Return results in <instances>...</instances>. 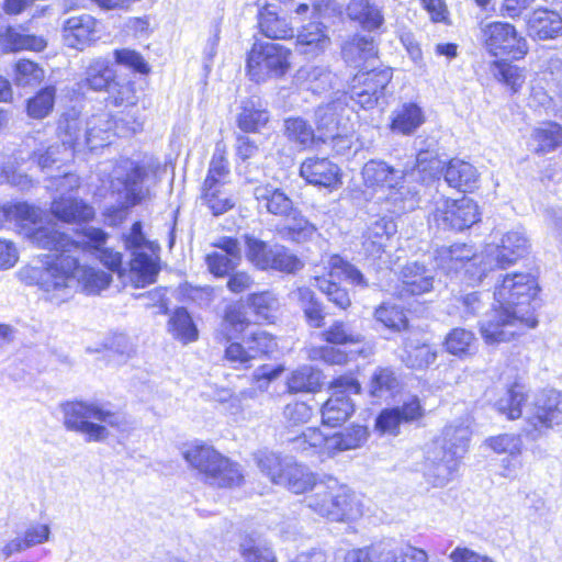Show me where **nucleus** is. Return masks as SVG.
Returning <instances> with one entry per match:
<instances>
[{
	"label": "nucleus",
	"instance_id": "40",
	"mask_svg": "<svg viewBox=\"0 0 562 562\" xmlns=\"http://www.w3.org/2000/svg\"><path fill=\"white\" fill-rule=\"evenodd\" d=\"M249 325V319L241 305H231L226 308L223 321L215 333L218 342H229L238 337Z\"/></svg>",
	"mask_w": 562,
	"mask_h": 562
},
{
	"label": "nucleus",
	"instance_id": "18",
	"mask_svg": "<svg viewBox=\"0 0 562 562\" xmlns=\"http://www.w3.org/2000/svg\"><path fill=\"white\" fill-rule=\"evenodd\" d=\"M434 221L443 229L463 231L479 221L476 203L469 199L442 200L437 203Z\"/></svg>",
	"mask_w": 562,
	"mask_h": 562
},
{
	"label": "nucleus",
	"instance_id": "44",
	"mask_svg": "<svg viewBox=\"0 0 562 562\" xmlns=\"http://www.w3.org/2000/svg\"><path fill=\"white\" fill-rule=\"evenodd\" d=\"M345 110V102L334 100L325 105H319L315 111L317 128L323 131L324 137L335 138L340 135L339 112Z\"/></svg>",
	"mask_w": 562,
	"mask_h": 562
},
{
	"label": "nucleus",
	"instance_id": "39",
	"mask_svg": "<svg viewBox=\"0 0 562 562\" xmlns=\"http://www.w3.org/2000/svg\"><path fill=\"white\" fill-rule=\"evenodd\" d=\"M330 44V38L325 33L321 23L312 22L303 26L296 36V46L301 54L315 56L324 52Z\"/></svg>",
	"mask_w": 562,
	"mask_h": 562
},
{
	"label": "nucleus",
	"instance_id": "52",
	"mask_svg": "<svg viewBox=\"0 0 562 562\" xmlns=\"http://www.w3.org/2000/svg\"><path fill=\"white\" fill-rule=\"evenodd\" d=\"M282 424L288 435L295 428L307 424L313 415V408L305 402L294 401L288 403L282 409Z\"/></svg>",
	"mask_w": 562,
	"mask_h": 562
},
{
	"label": "nucleus",
	"instance_id": "58",
	"mask_svg": "<svg viewBox=\"0 0 562 562\" xmlns=\"http://www.w3.org/2000/svg\"><path fill=\"white\" fill-rule=\"evenodd\" d=\"M436 358L437 351L428 344H413L409 341L405 345V356L403 360L409 368H426L434 363Z\"/></svg>",
	"mask_w": 562,
	"mask_h": 562
},
{
	"label": "nucleus",
	"instance_id": "9",
	"mask_svg": "<svg viewBox=\"0 0 562 562\" xmlns=\"http://www.w3.org/2000/svg\"><path fill=\"white\" fill-rule=\"evenodd\" d=\"M536 316H524L504 304H495L479 323L482 339L487 345L509 342L537 327Z\"/></svg>",
	"mask_w": 562,
	"mask_h": 562
},
{
	"label": "nucleus",
	"instance_id": "61",
	"mask_svg": "<svg viewBox=\"0 0 562 562\" xmlns=\"http://www.w3.org/2000/svg\"><path fill=\"white\" fill-rule=\"evenodd\" d=\"M5 42L12 50L27 49L42 52L47 46V42L44 37L25 34L14 27H8L5 32Z\"/></svg>",
	"mask_w": 562,
	"mask_h": 562
},
{
	"label": "nucleus",
	"instance_id": "22",
	"mask_svg": "<svg viewBox=\"0 0 562 562\" xmlns=\"http://www.w3.org/2000/svg\"><path fill=\"white\" fill-rule=\"evenodd\" d=\"M248 248L247 258L259 269H274L282 272L293 273L300 270L302 261L288 254L281 248Z\"/></svg>",
	"mask_w": 562,
	"mask_h": 562
},
{
	"label": "nucleus",
	"instance_id": "20",
	"mask_svg": "<svg viewBox=\"0 0 562 562\" xmlns=\"http://www.w3.org/2000/svg\"><path fill=\"white\" fill-rule=\"evenodd\" d=\"M148 168L139 162L130 161L126 172L116 177L115 181L119 194L130 206H136L150 198V189L147 186Z\"/></svg>",
	"mask_w": 562,
	"mask_h": 562
},
{
	"label": "nucleus",
	"instance_id": "57",
	"mask_svg": "<svg viewBox=\"0 0 562 562\" xmlns=\"http://www.w3.org/2000/svg\"><path fill=\"white\" fill-rule=\"evenodd\" d=\"M314 488L315 492L305 497L307 507L317 515L331 520L330 514L326 513V510H333L330 508L334 505L333 482L330 484L319 483Z\"/></svg>",
	"mask_w": 562,
	"mask_h": 562
},
{
	"label": "nucleus",
	"instance_id": "4",
	"mask_svg": "<svg viewBox=\"0 0 562 562\" xmlns=\"http://www.w3.org/2000/svg\"><path fill=\"white\" fill-rule=\"evenodd\" d=\"M119 122H113L109 113L102 112L91 115L86 121L80 117L79 111L71 108L64 112L58 120L57 133L64 143L65 156L74 157L76 151L89 149L93 151L111 143L113 128Z\"/></svg>",
	"mask_w": 562,
	"mask_h": 562
},
{
	"label": "nucleus",
	"instance_id": "45",
	"mask_svg": "<svg viewBox=\"0 0 562 562\" xmlns=\"http://www.w3.org/2000/svg\"><path fill=\"white\" fill-rule=\"evenodd\" d=\"M168 331L182 344L193 342L199 337L198 328L184 307L175 310L168 322Z\"/></svg>",
	"mask_w": 562,
	"mask_h": 562
},
{
	"label": "nucleus",
	"instance_id": "12",
	"mask_svg": "<svg viewBox=\"0 0 562 562\" xmlns=\"http://www.w3.org/2000/svg\"><path fill=\"white\" fill-rule=\"evenodd\" d=\"M539 292V284L530 273H514L504 277L495 288L494 299L497 304L512 307L524 316H536L532 305Z\"/></svg>",
	"mask_w": 562,
	"mask_h": 562
},
{
	"label": "nucleus",
	"instance_id": "1",
	"mask_svg": "<svg viewBox=\"0 0 562 562\" xmlns=\"http://www.w3.org/2000/svg\"><path fill=\"white\" fill-rule=\"evenodd\" d=\"M36 265L20 271L21 279L35 284L46 300L60 303L67 300L75 288L87 294H99L112 282V274L90 263L99 260L92 248H47Z\"/></svg>",
	"mask_w": 562,
	"mask_h": 562
},
{
	"label": "nucleus",
	"instance_id": "37",
	"mask_svg": "<svg viewBox=\"0 0 562 562\" xmlns=\"http://www.w3.org/2000/svg\"><path fill=\"white\" fill-rule=\"evenodd\" d=\"M334 505L333 510H326L331 516V521H349L361 516V506L356 497L345 486H339L333 481Z\"/></svg>",
	"mask_w": 562,
	"mask_h": 562
},
{
	"label": "nucleus",
	"instance_id": "23",
	"mask_svg": "<svg viewBox=\"0 0 562 562\" xmlns=\"http://www.w3.org/2000/svg\"><path fill=\"white\" fill-rule=\"evenodd\" d=\"M518 258L519 254L515 248H491L490 252L468 259L462 267L467 272L477 274V279L481 280L487 271L495 268L506 269Z\"/></svg>",
	"mask_w": 562,
	"mask_h": 562
},
{
	"label": "nucleus",
	"instance_id": "31",
	"mask_svg": "<svg viewBox=\"0 0 562 562\" xmlns=\"http://www.w3.org/2000/svg\"><path fill=\"white\" fill-rule=\"evenodd\" d=\"M471 437L470 427L462 422L447 425L439 436L435 437L429 443L442 447V450L462 459L468 450Z\"/></svg>",
	"mask_w": 562,
	"mask_h": 562
},
{
	"label": "nucleus",
	"instance_id": "64",
	"mask_svg": "<svg viewBox=\"0 0 562 562\" xmlns=\"http://www.w3.org/2000/svg\"><path fill=\"white\" fill-rule=\"evenodd\" d=\"M284 127L288 138L302 148L310 146L314 142L315 134L313 127L301 117L285 120Z\"/></svg>",
	"mask_w": 562,
	"mask_h": 562
},
{
	"label": "nucleus",
	"instance_id": "63",
	"mask_svg": "<svg viewBox=\"0 0 562 562\" xmlns=\"http://www.w3.org/2000/svg\"><path fill=\"white\" fill-rule=\"evenodd\" d=\"M248 303L258 321L272 322L274 313L279 307L278 299L271 292L251 294L248 299Z\"/></svg>",
	"mask_w": 562,
	"mask_h": 562
},
{
	"label": "nucleus",
	"instance_id": "33",
	"mask_svg": "<svg viewBox=\"0 0 562 562\" xmlns=\"http://www.w3.org/2000/svg\"><path fill=\"white\" fill-rule=\"evenodd\" d=\"M348 18L368 31L379 30L384 24V15L381 8L370 0H350L346 8Z\"/></svg>",
	"mask_w": 562,
	"mask_h": 562
},
{
	"label": "nucleus",
	"instance_id": "8",
	"mask_svg": "<svg viewBox=\"0 0 562 562\" xmlns=\"http://www.w3.org/2000/svg\"><path fill=\"white\" fill-rule=\"evenodd\" d=\"M255 461L273 484L283 486L294 494L305 493L317 485L314 473L292 458L260 450L255 453Z\"/></svg>",
	"mask_w": 562,
	"mask_h": 562
},
{
	"label": "nucleus",
	"instance_id": "19",
	"mask_svg": "<svg viewBox=\"0 0 562 562\" xmlns=\"http://www.w3.org/2000/svg\"><path fill=\"white\" fill-rule=\"evenodd\" d=\"M424 412L418 397L413 396L401 406L381 411L375 420V428L383 435L397 436L401 426L419 420Z\"/></svg>",
	"mask_w": 562,
	"mask_h": 562
},
{
	"label": "nucleus",
	"instance_id": "62",
	"mask_svg": "<svg viewBox=\"0 0 562 562\" xmlns=\"http://www.w3.org/2000/svg\"><path fill=\"white\" fill-rule=\"evenodd\" d=\"M221 252L207 255L209 270L216 277H223L233 270L239 260V248H221Z\"/></svg>",
	"mask_w": 562,
	"mask_h": 562
},
{
	"label": "nucleus",
	"instance_id": "51",
	"mask_svg": "<svg viewBox=\"0 0 562 562\" xmlns=\"http://www.w3.org/2000/svg\"><path fill=\"white\" fill-rule=\"evenodd\" d=\"M282 368H271L269 366L260 367L254 374V379L256 380L257 386H251L245 390H241L235 397L234 403L236 402L235 408L238 409L241 406V402L245 400H254L257 397L258 392H263L267 390L269 383L278 378L282 372Z\"/></svg>",
	"mask_w": 562,
	"mask_h": 562
},
{
	"label": "nucleus",
	"instance_id": "27",
	"mask_svg": "<svg viewBox=\"0 0 562 562\" xmlns=\"http://www.w3.org/2000/svg\"><path fill=\"white\" fill-rule=\"evenodd\" d=\"M97 21L90 14L70 16L64 22V40L67 46L83 49L95 36Z\"/></svg>",
	"mask_w": 562,
	"mask_h": 562
},
{
	"label": "nucleus",
	"instance_id": "38",
	"mask_svg": "<svg viewBox=\"0 0 562 562\" xmlns=\"http://www.w3.org/2000/svg\"><path fill=\"white\" fill-rule=\"evenodd\" d=\"M434 272L417 262L406 265L402 270L403 291L412 295L427 293L434 289Z\"/></svg>",
	"mask_w": 562,
	"mask_h": 562
},
{
	"label": "nucleus",
	"instance_id": "55",
	"mask_svg": "<svg viewBox=\"0 0 562 562\" xmlns=\"http://www.w3.org/2000/svg\"><path fill=\"white\" fill-rule=\"evenodd\" d=\"M229 167L228 161L221 153H214L210 161L206 178L202 190H220L228 182Z\"/></svg>",
	"mask_w": 562,
	"mask_h": 562
},
{
	"label": "nucleus",
	"instance_id": "6",
	"mask_svg": "<svg viewBox=\"0 0 562 562\" xmlns=\"http://www.w3.org/2000/svg\"><path fill=\"white\" fill-rule=\"evenodd\" d=\"M94 256L111 271H116L124 284L133 288H146L156 282L161 269L160 257L155 248H130L131 252L126 261L123 255L114 248H92Z\"/></svg>",
	"mask_w": 562,
	"mask_h": 562
},
{
	"label": "nucleus",
	"instance_id": "3",
	"mask_svg": "<svg viewBox=\"0 0 562 562\" xmlns=\"http://www.w3.org/2000/svg\"><path fill=\"white\" fill-rule=\"evenodd\" d=\"M363 198L370 203L369 212L401 215L418 205V190L404 182L403 170L382 160H369L362 168Z\"/></svg>",
	"mask_w": 562,
	"mask_h": 562
},
{
	"label": "nucleus",
	"instance_id": "30",
	"mask_svg": "<svg viewBox=\"0 0 562 562\" xmlns=\"http://www.w3.org/2000/svg\"><path fill=\"white\" fill-rule=\"evenodd\" d=\"M443 179L450 188L471 192L477 186L479 173L470 162L453 158L445 167Z\"/></svg>",
	"mask_w": 562,
	"mask_h": 562
},
{
	"label": "nucleus",
	"instance_id": "15",
	"mask_svg": "<svg viewBox=\"0 0 562 562\" xmlns=\"http://www.w3.org/2000/svg\"><path fill=\"white\" fill-rule=\"evenodd\" d=\"M331 394L322 406L324 425L336 427L345 423L355 412L351 395L360 393V383L352 376H340L330 385Z\"/></svg>",
	"mask_w": 562,
	"mask_h": 562
},
{
	"label": "nucleus",
	"instance_id": "60",
	"mask_svg": "<svg viewBox=\"0 0 562 562\" xmlns=\"http://www.w3.org/2000/svg\"><path fill=\"white\" fill-rule=\"evenodd\" d=\"M525 401L526 397L521 387L515 385L496 401L495 407L501 414L513 420L522 415L521 406Z\"/></svg>",
	"mask_w": 562,
	"mask_h": 562
},
{
	"label": "nucleus",
	"instance_id": "34",
	"mask_svg": "<svg viewBox=\"0 0 562 562\" xmlns=\"http://www.w3.org/2000/svg\"><path fill=\"white\" fill-rule=\"evenodd\" d=\"M269 121V113L259 97L252 95L241 102V112L237 117L238 127L245 133H254Z\"/></svg>",
	"mask_w": 562,
	"mask_h": 562
},
{
	"label": "nucleus",
	"instance_id": "32",
	"mask_svg": "<svg viewBox=\"0 0 562 562\" xmlns=\"http://www.w3.org/2000/svg\"><path fill=\"white\" fill-rule=\"evenodd\" d=\"M50 528L46 524H32L30 525L22 536H16L14 539L7 542L1 549V554L4 560L9 559L15 553L25 551L29 548L42 544L49 540Z\"/></svg>",
	"mask_w": 562,
	"mask_h": 562
},
{
	"label": "nucleus",
	"instance_id": "43",
	"mask_svg": "<svg viewBox=\"0 0 562 562\" xmlns=\"http://www.w3.org/2000/svg\"><path fill=\"white\" fill-rule=\"evenodd\" d=\"M115 79V71L106 58H95L88 65L83 83L95 91L106 90Z\"/></svg>",
	"mask_w": 562,
	"mask_h": 562
},
{
	"label": "nucleus",
	"instance_id": "59",
	"mask_svg": "<svg viewBox=\"0 0 562 562\" xmlns=\"http://www.w3.org/2000/svg\"><path fill=\"white\" fill-rule=\"evenodd\" d=\"M380 214L381 212H376ZM387 214L386 212H384ZM396 233V224L392 217L383 215L372 222L366 232L367 241L370 246H385L391 236Z\"/></svg>",
	"mask_w": 562,
	"mask_h": 562
},
{
	"label": "nucleus",
	"instance_id": "5",
	"mask_svg": "<svg viewBox=\"0 0 562 562\" xmlns=\"http://www.w3.org/2000/svg\"><path fill=\"white\" fill-rule=\"evenodd\" d=\"M64 425L85 437L88 442H101L110 437L109 428L125 430V417L97 402H67L61 405Z\"/></svg>",
	"mask_w": 562,
	"mask_h": 562
},
{
	"label": "nucleus",
	"instance_id": "14",
	"mask_svg": "<svg viewBox=\"0 0 562 562\" xmlns=\"http://www.w3.org/2000/svg\"><path fill=\"white\" fill-rule=\"evenodd\" d=\"M324 269H328V274L331 279H326L324 276L315 277L316 286L327 295L338 307L345 310L351 304L348 292L340 288L333 279L344 276L350 283L366 288L368 285L363 274L352 265L345 261L339 256H330Z\"/></svg>",
	"mask_w": 562,
	"mask_h": 562
},
{
	"label": "nucleus",
	"instance_id": "11",
	"mask_svg": "<svg viewBox=\"0 0 562 562\" xmlns=\"http://www.w3.org/2000/svg\"><path fill=\"white\" fill-rule=\"evenodd\" d=\"M479 41L483 48L494 57L521 59L528 53L525 37L519 35L516 27L503 21H482L479 24Z\"/></svg>",
	"mask_w": 562,
	"mask_h": 562
},
{
	"label": "nucleus",
	"instance_id": "54",
	"mask_svg": "<svg viewBox=\"0 0 562 562\" xmlns=\"http://www.w3.org/2000/svg\"><path fill=\"white\" fill-rule=\"evenodd\" d=\"M398 379L390 368H379L371 376L369 391L374 397H387L397 392Z\"/></svg>",
	"mask_w": 562,
	"mask_h": 562
},
{
	"label": "nucleus",
	"instance_id": "35",
	"mask_svg": "<svg viewBox=\"0 0 562 562\" xmlns=\"http://www.w3.org/2000/svg\"><path fill=\"white\" fill-rule=\"evenodd\" d=\"M297 79L303 81L306 90L315 94H321L330 89H336L337 92L340 90L337 76L323 66L301 68L297 72Z\"/></svg>",
	"mask_w": 562,
	"mask_h": 562
},
{
	"label": "nucleus",
	"instance_id": "56",
	"mask_svg": "<svg viewBox=\"0 0 562 562\" xmlns=\"http://www.w3.org/2000/svg\"><path fill=\"white\" fill-rule=\"evenodd\" d=\"M285 240L304 244L314 243L318 237L316 227L304 217H293V222L280 231Z\"/></svg>",
	"mask_w": 562,
	"mask_h": 562
},
{
	"label": "nucleus",
	"instance_id": "16",
	"mask_svg": "<svg viewBox=\"0 0 562 562\" xmlns=\"http://www.w3.org/2000/svg\"><path fill=\"white\" fill-rule=\"evenodd\" d=\"M392 80L390 68L372 69L355 75L349 87V98L360 108L372 109L385 97V90Z\"/></svg>",
	"mask_w": 562,
	"mask_h": 562
},
{
	"label": "nucleus",
	"instance_id": "24",
	"mask_svg": "<svg viewBox=\"0 0 562 562\" xmlns=\"http://www.w3.org/2000/svg\"><path fill=\"white\" fill-rule=\"evenodd\" d=\"M300 176L308 183L324 188H334L340 182L338 166L327 158H306L301 164Z\"/></svg>",
	"mask_w": 562,
	"mask_h": 562
},
{
	"label": "nucleus",
	"instance_id": "28",
	"mask_svg": "<svg viewBox=\"0 0 562 562\" xmlns=\"http://www.w3.org/2000/svg\"><path fill=\"white\" fill-rule=\"evenodd\" d=\"M259 210L267 213L286 217L294 211L293 201L279 188L271 184L258 186L254 190Z\"/></svg>",
	"mask_w": 562,
	"mask_h": 562
},
{
	"label": "nucleus",
	"instance_id": "48",
	"mask_svg": "<svg viewBox=\"0 0 562 562\" xmlns=\"http://www.w3.org/2000/svg\"><path fill=\"white\" fill-rule=\"evenodd\" d=\"M321 385V372L311 366L296 369L288 378V390L290 393H312L316 392Z\"/></svg>",
	"mask_w": 562,
	"mask_h": 562
},
{
	"label": "nucleus",
	"instance_id": "2",
	"mask_svg": "<svg viewBox=\"0 0 562 562\" xmlns=\"http://www.w3.org/2000/svg\"><path fill=\"white\" fill-rule=\"evenodd\" d=\"M55 218L45 216L44 212L27 202L8 203L0 207V223L3 220H16L21 234L37 246H103L108 234L98 227L85 225L81 234L86 240H74L60 231L58 221L64 223L86 222L93 217V207L82 200L60 196L52 202Z\"/></svg>",
	"mask_w": 562,
	"mask_h": 562
},
{
	"label": "nucleus",
	"instance_id": "50",
	"mask_svg": "<svg viewBox=\"0 0 562 562\" xmlns=\"http://www.w3.org/2000/svg\"><path fill=\"white\" fill-rule=\"evenodd\" d=\"M367 428L363 426H352L341 432L330 434L329 456L339 451L358 448L367 439Z\"/></svg>",
	"mask_w": 562,
	"mask_h": 562
},
{
	"label": "nucleus",
	"instance_id": "25",
	"mask_svg": "<svg viewBox=\"0 0 562 562\" xmlns=\"http://www.w3.org/2000/svg\"><path fill=\"white\" fill-rule=\"evenodd\" d=\"M344 562H398V547L392 540H379L362 548L348 550Z\"/></svg>",
	"mask_w": 562,
	"mask_h": 562
},
{
	"label": "nucleus",
	"instance_id": "7",
	"mask_svg": "<svg viewBox=\"0 0 562 562\" xmlns=\"http://www.w3.org/2000/svg\"><path fill=\"white\" fill-rule=\"evenodd\" d=\"M188 464L198 472L201 481L218 488L239 486L244 474L238 463L223 456L212 446L193 445L183 450Z\"/></svg>",
	"mask_w": 562,
	"mask_h": 562
},
{
	"label": "nucleus",
	"instance_id": "41",
	"mask_svg": "<svg viewBox=\"0 0 562 562\" xmlns=\"http://www.w3.org/2000/svg\"><path fill=\"white\" fill-rule=\"evenodd\" d=\"M285 439L293 445V448L306 453H321L329 456L330 434H324L319 428L308 427L299 436Z\"/></svg>",
	"mask_w": 562,
	"mask_h": 562
},
{
	"label": "nucleus",
	"instance_id": "21",
	"mask_svg": "<svg viewBox=\"0 0 562 562\" xmlns=\"http://www.w3.org/2000/svg\"><path fill=\"white\" fill-rule=\"evenodd\" d=\"M442 170L445 168L442 161L438 158V153L419 144L414 167L411 170H403L404 182L411 179L420 184L429 186L436 179H439Z\"/></svg>",
	"mask_w": 562,
	"mask_h": 562
},
{
	"label": "nucleus",
	"instance_id": "10",
	"mask_svg": "<svg viewBox=\"0 0 562 562\" xmlns=\"http://www.w3.org/2000/svg\"><path fill=\"white\" fill-rule=\"evenodd\" d=\"M292 52L281 44L256 42L247 54L246 69L257 83L280 79L291 68Z\"/></svg>",
	"mask_w": 562,
	"mask_h": 562
},
{
	"label": "nucleus",
	"instance_id": "29",
	"mask_svg": "<svg viewBox=\"0 0 562 562\" xmlns=\"http://www.w3.org/2000/svg\"><path fill=\"white\" fill-rule=\"evenodd\" d=\"M426 121L423 108L416 102L400 104L391 115L390 128L400 135L414 134Z\"/></svg>",
	"mask_w": 562,
	"mask_h": 562
},
{
	"label": "nucleus",
	"instance_id": "13",
	"mask_svg": "<svg viewBox=\"0 0 562 562\" xmlns=\"http://www.w3.org/2000/svg\"><path fill=\"white\" fill-rule=\"evenodd\" d=\"M522 434L530 440L546 436L549 429L562 423V392L547 390L538 395L532 407L525 413Z\"/></svg>",
	"mask_w": 562,
	"mask_h": 562
},
{
	"label": "nucleus",
	"instance_id": "36",
	"mask_svg": "<svg viewBox=\"0 0 562 562\" xmlns=\"http://www.w3.org/2000/svg\"><path fill=\"white\" fill-rule=\"evenodd\" d=\"M378 53L375 41L370 35L356 34L346 41L341 47L342 58L355 67L371 58Z\"/></svg>",
	"mask_w": 562,
	"mask_h": 562
},
{
	"label": "nucleus",
	"instance_id": "53",
	"mask_svg": "<svg viewBox=\"0 0 562 562\" xmlns=\"http://www.w3.org/2000/svg\"><path fill=\"white\" fill-rule=\"evenodd\" d=\"M56 99V88L46 86L27 100V115L35 120H42L50 114Z\"/></svg>",
	"mask_w": 562,
	"mask_h": 562
},
{
	"label": "nucleus",
	"instance_id": "46",
	"mask_svg": "<svg viewBox=\"0 0 562 562\" xmlns=\"http://www.w3.org/2000/svg\"><path fill=\"white\" fill-rule=\"evenodd\" d=\"M475 342L476 338L472 330L456 327L447 334L443 347L447 352L459 358H465L474 353Z\"/></svg>",
	"mask_w": 562,
	"mask_h": 562
},
{
	"label": "nucleus",
	"instance_id": "26",
	"mask_svg": "<svg viewBox=\"0 0 562 562\" xmlns=\"http://www.w3.org/2000/svg\"><path fill=\"white\" fill-rule=\"evenodd\" d=\"M528 35L538 41L557 38L562 34V18L555 11L539 9L527 20Z\"/></svg>",
	"mask_w": 562,
	"mask_h": 562
},
{
	"label": "nucleus",
	"instance_id": "42",
	"mask_svg": "<svg viewBox=\"0 0 562 562\" xmlns=\"http://www.w3.org/2000/svg\"><path fill=\"white\" fill-rule=\"evenodd\" d=\"M258 25L262 35L272 40L293 37L294 30L285 16H280L270 7L259 11Z\"/></svg>",
	"mask_w": 562,
	"mask_h": 562
},
{
	"label": "nucleus",
	"instance_id": "47",
	"mask_svg": "<svg viewBox=\"0 0 562 562\" xmlns=\"http://www.w3.org/2000/svg\"><path fill=\"white\" fill-rule=\"evenodd\" d=\"M562 145V127L547 122L535 128L531 134V146L537 154H546Z\"/></svg>",
	"mask_w": 562,
	"mask_h": 562
},
{
	"label": "nucleus",
	"instance_id": "49",
	"mask_svg": "<svg viewBox=\"0 0 562 562\" xmlns=\"http://www.w3.org/2000/svg\"><path fill=\"white\" fill-rule=\"evenodd\" d=\"M324 339L333 345H358L362 344L364 337L361 333L355 330L350 322L334 321L327 329L323 331Z\"/></svg>",
	"mask_w": 562,
	"mask_h": 562
},
{
	"label": "nucleus",
	"instance_id": "17",
	"mask_svg": "<svg viewBox=\"0 0 562 562\" xmlns=\"http://www.w3.org/2000/svg\"><path fill=\"white\" fill-rule=\"evenodd\" d=\"M460 458L450 454L441 446L427 443L425 448L423 476L432 487L448 485L457 475Z\"/></svg>",
	"mask_w": 562,
	"mask_h": 562
}]
</instances>
